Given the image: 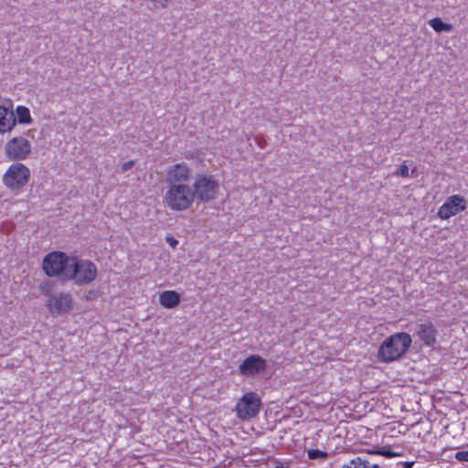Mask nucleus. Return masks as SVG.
<instances>
[{
	"label": "nucleus",
	"mask_w": 468,
	"mask_h": 468,
	"mask_svg": "<svg viewBox=\"0 0 468 468\" xmlns=\"http://www.w3.org/2000/svg\"><path fill=\"white\" fill-rule=\"evenodd\" d=\"M411 336L406 332L395 333L384 339L378 350V359L383 363H390L400 359L410 349Z\"/></svg>",
	"instance_id": "nucleus-1"
},
{
	"label": "nucleus",
	"mask_w": 468,
	"mask_h": 468,
	"mask_svg": "<svg viewBox=\"0 0 468 468\" xmlns=\"http://www.w3.org/2000/svg\"><path fill=\"white\" fill-rule=\"evenodd\" d=\"M164 199L171 210L178 212L189 209L195 201L192 188L188 184L170 185Z\"/></svg>",
	"instance_id": "nucleus-2"
},
{
	"label": "nucleus",
	"mask_w": 468,
	"mask_h": 468,
	"mask_svg": "<svg viewBox=\"0 0 468 468\" xmlns=\"http://www.w3.org/2000/svg\"><path fill=\"white\" fill-rule=\"evenodd\" d=\"M97 275L98 270L92 261L71 257L69 268L67 271V279L80 286L92 282Z\"/></svg>",
	"instance_id": "nucleus-3"
},
{
	"label": "nucleus",
	"mask_w": 468,
	"mask_h": 468,
	"mask_svg": "<svg viewBox=\"0 0 468 468\" xmlns=\"http://www.w3.org/2000/svg\"><path fill=\"white\" fill-rule=\"evenodd\" d=\"M191 188L195 199L209 202L216 199L219 190V182L213 176L199 175L195 178Z\"/></svg>",
	"instance_id": "nucleus-4"
},
{
	"label": "nucleus",
	"mask_w": 468,
	"mask_h": 468,
	"mask_svg": "<svg viewBox=\"0 0 468 468\" xmlns=\"http://www.w3.org/2000/svg\"><path fill=\"white\" fill-rule=\"evenodd\" d=\"M261 399L255 392L245 393L236 403L233 411L236 417L247 421L256 418L261 410Z\"/></svg>",
	"instance_id": "nucleus-5"
},
{
	"label": "nucleus",
	"mask_w": 468,
	"mask_h": 468,
	"mask_svg": "<svg viewBox=\"0 0 468 468\" xmlns=\"http://www.w3.org/2000/svg\"><path fill=\"white\" fill-rule=\"evenodd\" d=\"M30 170L22 163H13L3 176V184L11 191H19L30 180Z\"/></svg>",
	"instance_id": "nucleus-6"
},
{
	"label": "nucleus",
	"mask_w": 468,
	"mask_h": 468,
	"mask_svg": "<svg viewBox=\"0 0 468 468\" xmlns=\"http://www.w3.org/2000/svg\"><path fill=\"white\" fill-rule=\"evenodd\" d=\"M71 257L61 251H52L48 253L42 262L44 272L49 277L63 275L67 277V271L69 268Z\"/></svg>",
	"instance_id": "nucleus-7"
},
{
	"label": "nucleus",
	"mask_w": 468,
	"mask_h": 468,
	"mask_svg": "<svg viewBox=\"0 0 468 468\" xmlns=\"http://www.w3.org/2000/svg\"><path fill=\"white\" fill-rule=\"evenodd\" d=\"M32 151L31 143L23 136H15L5 144V156L14 161L26 160Z\"/></svg>",
	"instance_id": "nucleus-8"
},
{
	"label": "nucleus",
	"mask_w": 468,
	"mask_h": 468,
	"mask_svg": "<svg viewBox=\"0 0 468 468\" xmlns=\"http://www.w3.org/2000/svg\"><path fill=\"white\" fill-rule=\"evenodd\" d=\"M467 207L466 200L459 196L452 195L439 207L438 217L441 219H448L458 213L464 211Z\"/></svg>",
	"instance_id": "nucleus-9"
},
{
	"label": "nucleus",
	"mask_w": 468,
	"mask_h": 468,
	"mask_svg": "<svg viewBox=\"0 0 468 468\" xmlns=\"http://www.w3.org/2000/svg\"><path fill=\"white\" fill-rule=\"evenodd\" d=\"M72 305V296L64 292L51 295L47 303V307L52 314L68 313L71 310Z\"/></svg>",
	"instance_id": "nucleus-10"
},
{
	"label": "nucleus",
	"mask_w": 468,
	"mask_h": 468,
	"mask_svg": "<svg viewBox=\"0 0 468 468\" xmlns=\"http://www.w3.org/2000/svg\"><path fill=\"white\" fill-rule=\"evenodd\" d=\"M167 182L170 185L187 184L191 177L192 172L186 163L176 164L167 170Z\"/></svg>",
	"instance_id": "nucleus-11"
},
{
	"label": "nucleus",
	"mask_w": 468,
	"mask_h": 468,
	"mask_svg": "<svg viewBox=\"0 0 468 468\" xmlns=\"http://www.w3.org/2000/svg\"><path fill=\"white\" fill-rule=\"evenodd\" d=\"M266 368V361L257 355H250L239 365V373L243 376L256 375Z\"/></svg>",
	"instance_id": "nucleus-12"
},
{
	"label": "nucleus",
	"mask_w": 468,
	"mask_h": 468,
	"mask_svg": "<svg viewBox=\"0 0 468 468\" xmlns=\"http://www.w3.org/2000/svg\"><path fill=\"white\" fill-rule=\"evenodd\" d=\"M415 335L428 347H432L437 343L438 331L431 322L419 324Z\"/></svg>",
	"instance_id": "nucleus-13"
},
{
	"label": "nucleus",
	"mask_w": 468,
	"mask_h": 468,
	"mask_svg": "<svg viewBox=\"0 0 468 468\" xmlns=\"http://www.w3.org/2000/svg\"><path fill=\"white\" fill-rule=\"evenodd\" d=\"M16 125V118L14 112L0 105V133H10Z\"/></svg>",
	"instance_id": "nucleus-14"
},
{
	"label": "nucleus",
	"mask_w": 468,
	"mask_h": 468,
	"mask_svg": "<svg viewBox=\"0 0 468 468\" xmlns=\"http://www.w3.org/2000/svg\"><path fill=\"white\" fill-rule=\"evenodd\" d=\"M159 303L164 308H175L180 303V294L172 290L164 291L159 295Z\"/></svg>",
	"instance_id": "nucleus-15"
},
{
	"label": "nucleus",
	"mask_w": 468,
	"mask_h": 468,
	"mask_svg": "<svg viewBox=\"0 0 468 468\" xmlns=\"http://www.w3.org/2000/svg\"><path fill=\"white\" fill-rule=\"evenodd\" d=\"M16 122L20 124H30L32 122V117L30 111L27 107L19 105L16 109Z\"/></svg>",
	"instance_id": "nucleus-16"
},
{
	"label": "nucleus",
	"mask_w": 468,
	"mask_h": 468,
	"mask_svg": "<svg viewBox=\"0 0 468 468\" xmlns=\"http://www.w3.org/2000/svg\"><path fill=\"white\" fill-rule=\"evenodd\" d=\"M430 26L432 29L438 33L445 31L451 32L453 29V27L450 23H444L441 18L435 17L429 21Z\"/></svg>",
	"instance_id": "nucleus-17"
},
{
	"label": "nucleus",
	"mask_w": 468,
	"mask_h": 468,
	"mask_svg": "<svg viewBox=\"0 0 468 468\" xmlns=\"http://www.w3.org/2000/svg\"><path fill=\"white\" fill-rule=\"evenodd\" d=\"M307 455H308L309 459H312V460L318 459V458L325 459V458H327L328 453L326 452L320 451V450H309L307 452Z\"/></svg>",
	"instance_id": "nucleus-18"
},
{
	"label": "nucleus",
	"mask_w": 468,
	"mask_h": 468,
	"mask_svg": "<svg viewBox=\"0 0 468 468\" xmlns=\"http://www.w3.org/2000/svg\"><path fill=\"white\" fill-rule=\"evenodd\" d=\"M343 468H365V464L360 458H356L350 462V465H345Z\"/></svg>",
	"instance_id": "nucleus-19"
},
{
	"label": "nucleus",
	"mask_w": 468,
	"mask_h": 468,
	"mask_svg": "<svg viewBox=\"0 0 468 468\" xmlns=\"http://www.w3.org/2000/svg\"><path fill=\"white\" fill-rule=\"evenodd\" d=\"M459 462H468V451H459L454 455Z\"/></svg>",
	"instance_id": "nucleus-20"
},
{
	"label": "nucleus",
	"mask_w": 468,
	"mask_h": 468,
	"mask_svg": "<svg viewBox=\"0 0 468 468\" xmlns=\"http://www.w3.org/2000/svg\"><path fill=\"white\" fill-rule=\"evenodd\" d=\"M396 175H399L402 177H408L409 176V167L407 165L403 164L400 165L398 172H396Z\"/></svg>",
	"instance_id": "nucleus-21"
},
{
	"label": "nucleus",
	"mask_w": 468,
	"mask_h": 468,
	"mask_svg": "<svg viewBox=\"0 0 468 468\" xmlns=\"http://www.w3.org/2000/svg\"><path fill=\"white\" fill-rule=\"evenodd\" d=\"M39 290L42 294L48 295L50 292V285L48 282L41 283L39 286Z\"/></svg>",
	"instance_id": "nucleus-22"
},
{
	"label": "nucleus",
	"mask_w": 468,
	"mask_h": 468,
	"mask_svg": "<svg viewBox=\"0 0 468 468\" xmlns=\"http://www.w3.org/2000/svg\"><path fill=\"white\" fill-rule=\"evenodd\" d=\"M155 7H165L168 0H150Z\"/></svg>",
	"instance_id": "nucleus-23"
},
{
	"label": "nucleus",
	"mask_w": 468,
	"mask_h": 468,
	"mask_svg": "<svg viewBox=\"0 0 468 468\" xmlns=\"http://www.w3.org/2000/svg\"><path fill=\"white\" fill-rule=\"evenodd\" d=\"M133 165H134L133 160L127 161L124 164H122V171H123V172L127 171V170L131 169Z\"/></svg>",
	"instance_id": "nucleus-24"
},
{
	"label": "nucleus",
	"mask_w": 468,
	"mask_h": 468,
	"mask_svg": "<svg viewBox=\"0 0 468 468\" xmlns=\"http://www.w3.org/2000/svg\"><path fill=\"white\" fill-rule=\"evenodd\" d=\"M166 241L169 243V245L172 248H176V246L178 244V241L176 239H174L173 237H167Z\"/></svg>",
	"instance_id": "nucleus-25"
},
{
	"label": "nucleus",
	"mask_w": 468,
	"mask_h": 468,
	"mask_svg": "<svg viewBox=\"0 0 468 468\" xmlns=\"http://www.w3.org/2000/svg\"><path fill=\"white\" fill-rule=\"evenodd\" d=\"M96 297V293L94 292H89V293L86 295L87 300H92Z\"/></svg>",
	"instance_id": "nucleus-26"
}]
</instances>
